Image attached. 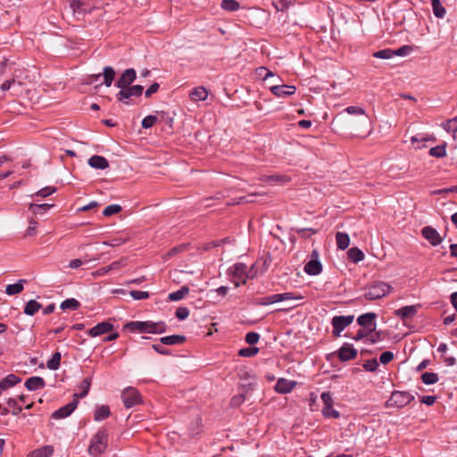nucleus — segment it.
Wrapping results in <instances>:
<instances>
[{"instance_id": "nucleus-40", "label": "nucleus", "mask_w": 457, "mask_h": 457, "mask_svg": "<svg viewBox=\"0 0 457 457\" xmlns=\"http://www.w3.org/2000/svg\"><path fill=\"white\" fill-rule=\"evenodd\" d=\"M421 380L426 385H433L438 381V375L433 372H425L421 375Z\"/></svg>"}, {"instance_id": "nucleus-34", "label": "nucleus", "mask_w": 457, "mask_h": 457, "mask_svg": "<svg viewBox=\"0 0 457 457\" xmlns=\"http://www.w3.org/2000/svg\"><path fill=\"white\" fill-rule=\"evenodd\" d=\"M345 122L347 123L348 127L353 130H360L361 128H367L369 124H358V118L356 116H350L345 118Z\"/></svg>"}, {"instance_id": "nucleus-2", "label": "nucleus", "mask_w": 457, "mask_h": 457, "mask_svg": "<svg viewBox=\"0 0 457 457\" xmlns=\"http://www.w3.org/2000/svg\"><path fill=\"white\" fill-rule=\"evenodd\" d=\"M108 433L105 429L99 430L92 438L89 445V453L94 456L102 454L107 447Z\"/></svg>"}, {"instance_id": "nucleus-14", "label": "nucleus", "mask_w": 457, "mask_h": 457, "mask_svg": "<svg viewBox=\"0 0 457 457\" xmlns=\"http://www.w3.org/2000/svg\"><path fill=\"white\" fill-rule=\"evenodd\" d=\"M377 315L374 312H368L358 317L357 323L359 326L369 329H375V320Z\"/></svg>"}, {"instance_id": "nucleus-5", "label": "nucleus", "mask_w": 457, "mask_h": 457, "mask_svg": "<svg viewBox=\"0 0 457 457\" xmlns=\"http://www.w3.org/2000/svg\"><path fill=\"white\" fill-rule=\"evenodd\" d=\"M391 286L385 282L373 283L365 293V297L369 300L382 298L390 292Z\"/></svg>"}, {"instance_id": "nucleus-28", "label": "nucleus", "mask_w": 457, "mask_h": 457, "mask_svg": "<svg viewBox=\"0 0 457 457\" xmlns=\"http://www.w3.org/2000/svg\"><path fill=\"white\" fill-rule=\"evenodd\" d=\"M185 341V337L179 335H171L163 337L161 338V342L163 345H179Z\"/></svg>"}, {"instance_id": "nucleus-53", "label": "nucleus", "mask_w": 457, "mask_h": 457, "mask_svg": "<svg viewBox=\"0 0 457 457\" xmlns=\"http://www.w3.org/2000/svg\"><path fill=\"white\" fill-rule=\"evenodd\" d=\"M6 403L9 407L12 408V415H18L21 411L22 408L20 405H18L16 399L9 398Z\"/></svg>"}, {"instance_id": "nucleus-33", "label": "nucleus", "mask_w": 457, "mask_h": 457, "mask_svg": "<svg viewBox=\"0 0 457 457\" xmlns=\"http://www.w3.org/2000/svg\"><path fill=\"white\" fill-rule=\"evenodd\" d=\"M431 4L435 16L443 18L445 14V8L442 5L440 0H432Z\"/></svg>"}, {"instance_id": "nucleus-21", "label": "nucleus", "mask_w": 457, "mask_h": 457, "mask_svg": "<svg viewBox=\"0 0 457 457\" xmlns=\"http://www.w3.org/2000/svg\"><path fill=\"white\" fill-rule=\"evenodd\" d=\"M189 96H190L191 100H193L195 102L204 101L207 98L208 92L205 87H197L190 92Z\"/></svg>"}, {"instance_id": "nucleus-3", "label": "nucleus", "mask_w": 457, "mask_h": 457, "mask_svg": "<svg viewBox=\"0 0 457 457\" xmlns=\"http://www.w3.org/2000/svg\"><path fill=\"white\" fill-rule=\"evenodd\" d=\"M413 399L414 396L408 392L394 391L390 398L386 402V406L387 408H403L409 404Z\"/></svg>"}, {"instance_id": "nucleus-29", "label": "nucleus", "mask_w": 457, "mask_h": 457, "mask_svg": "<svg viewBox=\"0 0 457 457\" xmlns=\"http://www.w3.org/2000/svg\"><path fill=\"white\" fill-rule=\"evenodd\" d=\"M42 308V305L35 300H29L25 307L24 313L29 316H33L36 312H37Z\"/></svg>"}, {"instance_id": "nucleus-26", "label": "nucleus", "mask_w": 457, "mask_h": 457, "mask_svg": "<svg viewBox=\"0 0 457 457\" xmlns=\"http://www.w3.org/2000/svg\"><path fill=\"white\" fill-rule=\"evenodd\" d=\"M189 293V288L187 286L180 287L178 291L170 293L168 299L171 302H177L183 299Z\"/></svg>"}, {"instance_id": "nucleus-11", "label": "nucleus", "mask_w": 457, "mask_h": 457, "mask_svg": "<svg viewBox=\"0 0 457 457\" xmlns=\"http://www.w3.org/2000/svg\"><path fill=\"white\" fill-rule=\"evenodd\" d=\"M421 235L434 246L438 245L443 241L436 229L430 226L424 227L421 229Z\"/></svg>"}, {"instance_id": "nucleus-50", "label": "nucleus", "mask_w": 457, "mask_h": 457, "mask_svg": "<svg viewBox=\"0 0 457 457\" xmlns=\"http://www.w3.org/2000/svg\"><path fill=\"white\" fill-rule=\"evenodd\" d=\"M37 223L35 220L30 219L29 220V226L25 235L28 237H33L37 234Z\"/></svg>"}, {"instance_id": "nucleus-42", "label": "nucleus", "mask_w": 457, "mask_h": 457, "mask_svg": "<svg viewBox=\"0 0 457 457\" xmlns=\"http://www.w3.org/2000/svg\"><path fill=\"white\" fill-rule=\"evenodd\" d=\"M429 154L431 156L438 157V158L445 156L446 155L445 145L432 147L429 150Z\"/></svg>"}, {"instance_id": "nucleus-64", "label": "nucleus", "mask_w": 457, "mask_h": 457, "mask_svg": "<svg viewBox=\"0 0 457 457\" xmlns=\"http://www.w3.org/2000/svg\"><path fill=\"white\" fill-rule=\"evenodd\" d=\"M320 398L324 403V407H330L332 406V403H333V400H332V397L330 395V394L328 392H324L321 394L320 395Z\"/></svg>"}, {"instance_id": "nucleus-27", "label": "nucleus", "mask_w": 457, "mask_h": 457, "mask_svg": "<svg viewBox=\"0 0 457 457\" xmlns=\"http://www.w3.org/2000/svg\"><path fill=\"white\" fill-rule=\"evenodd\" d=\"M24 282H25V280L20 279L15 284L8 285L5 287V293L8 295H14L20 294L23 290V288H24V287H23Z\"/></svg>"}, {"instance_id": "nucleus-55", "label": "nucleus", "mask_w": 457, "mask_h": 457, "mask_svg": "<svg viewBox=\"0 0 457 457\" xmlns=\"http://www.w3.org/2000/svg\"><path fill=\"white\" fill-rule=\"evenodd\" d=\"M263 181L270 183V182H281L284 183L287 181V179L285 176L275 175V176H265L262 179Z\"/></svg>"}, {"instance_id": "nucleus-61", "label": "nucleus", "mask_w": 457, "mask_h": 457, "mask_svg": "<svg viewBox=\"0 0 457 457\" xmlns=\"http://www.w3.org/2000/svg\"><path fill=\"white\" fill-rule=\"evenodd\" d=\"M188 315H189V311L186 307H179L176 311V317L179 320H186L188 317Z\"/></svg>"}, {"instance_id": "nucleus-32", "label": "nucleus", "mask_w": 457, "mask_h": 457, "mask_svg": "<svg viewBox=\"0 0 457 457\" xmlns=\"http://www.w3.org/2000/svg\"><path fill=\"white\" fill-rule=\"evenodd\" d=\"M220 6L227 12H235L240 8V4L236 0H222Z\"/></svg>"}, {"instance_id": "nucleus-52", "label": "nucleus", "mask_w": 457, "mask_h": 457, "mask_svg": "<svg viewBox=\"0 0 457 457\" xmlns=\"http://www.w3.org/2000/svg\"><path fill=\"white\" fill-rule=\"evenodd\" d=\"M157 121V117L154 115H147L142 120V127L144 129H149L154 125Z\"/></svg>"}, {"instance_id": "nucleus-22", "label": "nucleus", "mask_w": 457, "mask_h": 457, "mask_svg": "<svg viewBox=\"0 0 457 457\" xmlns=\"http://www.w3.org/2000/svg\"><path fill=\"white\" fill-rule=\"evenodd\" d=\"M347 258L350 262L357 263L364 259V253L357 247L350 248L347 253Z\"/></svg>"}, {"instance_id": "nucleus-47", "label": "nucleus", "mask_w": 457, "mask_h": 457, "mask_svg": "<svg viewBox=\"0 0 457 457\" xmlns=\"http://www.w3.org/2000/svg\"><path fill=\"white\" fill-rule=\"evenodd\" d=\"M121 211V207L119 204H111L105 207V209L103 212V214L104 216H112L113 214H116Z\"/></svg>"}, {"instance_id": "nucleus-25", "label": "nucleus", "mask_w": 457, "mask_h": 457, "mask_svg": "<svg viewBox=\"0 0 457 457\" xmlns=\"http://www.w3.org/2000/svg\"><path fill=\"white\" fill-rule=\"evenodd\" d=\"M53 206H54V204H30L29 205V209L35 215H42V214L46 213Z\"/></svg>"}, {"instance_id": "nucleus-19", "label": "nucleus", "mask_w": 457, "mask_h": 457, "mask_svg": "<svg viewBox=\"0 0 457 457\" xmlns=\"http://www.w3.org/2000/svg\"><path fill=\"white\" fill-rule=\"evenodd\" d=\"M45 380L41 377H31L25 382V386L29 391H36L45 386Z\"/></svg>"}, {"instance_id": "nucleus-56", "label": "nucleus", "mask_w": 457, "mask_h": 457, "mask_svg": "<svg viewBox=\"0 0 457 457\" xmlns=\"http://www.w3.org/2000/svg\"><path fill=\"white\" fill-rule=\"evenodd\" d=\"M56 191V188L54 187H46L38 190L35 195L41 197H46Z\"/></svg>"}, {"instance_id": "nucleus-63", "label": "nucleus", "mask_w": 457, "mask_h": 457, "mask_svg": "<svg viewBox=\"0 0 457 457\" xmlns=\"http://www.w3.org/2000/svg\"><path fill=\"white\" fill-rule=\"evenodd\" d=\"M378 366V363L377 361V360L373 359V360H370V361H367L364 364H363V367L366 370L368 371H374L377 370Z\"/></svg>"}, {"instance_id": "nucleus-6", "label": "nucleus", "mask_w": 457, "mask_h": 457, "mask_svg": "<svg viewBox=\"0 0 457 457\" xmlns=\"http://www.w3.org/2000/svg\"><path fill=\"white\" fill-rule=\"evenodd\" d=\"M121 398L126 408H131L141 401L138 391L134 387H127L124 389Z\"/></svg>"}, {"instance_id": "nucleus-51", "label": "nucleus", "mask_w": 457, "mask_h": 457, "mask_svg": "<svg viewBox=\"0 0 457 457\" xmlns=\"http://www.w3.org/2000/svg\"><path fill=\"white\" fill-rule=\"evenodd\" d=\"M129 295L135 300H144L149 297V293L146 291L131 290Z\"/></svg>"}, {"instance_id": "nucleus-30", "label": "nucleus", "mask_w": 457, "mask_h": 457, "mask_svg": "<svg viewBox=\"0 0 457 457\" xmlns=\"http://www.w3.org/2000/svg\"><path fill=\"white\" fill-rule=\"evenodd\" d=\"M91 386V378H85L79 386L80 392L74 394V399L79 401V398L85 397L89 391Z\"/></svg>"}, {"instance_id": "nucleus-12", "label": "nucleus", "mask_w": 457, "mask_h": 457, "mask_svg": "<svg viewBox=\"0 0 457 457\" xmlns=\"http://www.w3.org/2000/svg\"><path fill=\"white\" fill-rule=\"evenodd\" d=\"M296 385L297 382L295 380L280 378L276 382L274 389L278 394L286 395L290 393Z\"/></svg>"}, {"instance_id": "nucleus-4", "label": "nucleus", "mask_w": 457, "mask_h": 457, "mask_svg": "<svg viewBox=\"0 0 457 457\" xmlns=\"http://www.w3.org/2000/svg\"><path fill=\"white\" fill-rule=\"evenodd\" d=\"M143 87L140 85H135V86H129L128 87H124L120 89L116 97L118 101L125 104H132V101L130 100V97L132 96H140L143 93Z\"/></svg>"}, {"instance_id": "nucleus-35", "label": "nucleus", "mask_w": 457, "mask_h": 457, "mask_svg": "<svg viewBox=\"0 0 457 457\" xmlns=\"http://www.w3.org/2000/svg\"><path fill=\"white\" fill-rule=\"evenodd\" d=\"M444 129L453 134V138H457V117L444 123Z\"/></svg>"}, {"instance_id": "nucleus-9", "label": "nucleus", "mask_w": 457, "mask_h": 457, "mask_svg": "<svg viewBox=\"0 0 457 457\" xmlns=\"http://www.w3.org/2000/svg\"><path fill=\"white\" fill-rule=\"evenodd\" d=\"M345 112L347 113V117L356 116L358 118V124H369L370 118L366 114L363 108L360 106H349L345 109Z\"/></svg>"}, {"instance_id": "nucleus-37", "label": "nucleus", "mask_w": 457, "mask_h": 457, "mask_svg": "<svg viewBox=\"0 0 457 457\" xmlns=\"http://www.w3.org/2000/svg\"><path fill=\"white\" fill-rule=\"evenodd\" d=\"M61 353L59 352L54 353L51 359L47 361V368L51 370H56L60 367Z\"/></svg>"}, {"instance_id": "nucleus-10", "label": "nucleus", "mask_w": 457, "mask_h": 457, "mask_svg": "<svg viewBox=\"0 0 457 457\" xmlns=\"http://www.w3.org/2000/svg\"><path fill=\"white\" fill-rule=\"evenodd\" d=\"M246 269V265L244 263H237L232 267L233 274L242 280L241 282H235L236 287H239L241 283L245 284L248 278H253L254 276L253 273L248 274ZM250 272H252V270H250Z\"/></svg>"}, {"instance_id": "nucleus-43", "label": "nucleus", "mask_w": 457, "mask_h": 457, "mask_svg": "<svg viewBox=\"0 0 457 457\" xmlns=\"http://www.w3.org/2000/svg\"><path fill=\"white\" fill-rule=\"evenodd\" d=\"M259 353L258 347H245L239 350L238 354L242 357H253Z\"/></svg>"}, {"instance_id": "nucleus-17", "label": "nucleus", "mask_w": 457, "mask_h": 457, "mask_svg": "<svg viewBox=\"0 0 457 457\" xmlns=\"http://www.w3.org/2000/svg\"><path fill=\"white\" fill-rule=\"evenodd\" d=\"M21 382V378L14 375L9 374L0 381V393L6 391L7 389L14 386Z\"/></svg>"}, {"instance_id": "nucleus-24", "label": "nucleus", "mask_w": 457, "mask_h": 457, "mask_svg": "<svg viewBox=\"0 0 457 457\" xmlns=\"http://www.w3.org/2000/svg\"><path fill=\"white\" fill-rule=\"evenodd\" d=\"M115 76L113 68L105 66L103 71L104 81L100 85L104 84L106 87H111Z\"/></svg>"}, {"instance_id": "nucleus-39", "label": "nucleus", "mask_w": 457, "mask_h": 457, "mask_svg": "<svg viewBox=\"0 0 457 457\" xmlns=\"http://www.w3.org/2000/svg\"><path fill=\"white\" fill-rule=\"evenodd\" d=\"M79 307V302L74 298L66 299L61 303L62 310H77Z\"/></svg>"}, {"instance_id": "nucleus-36", "label": "nucleus", "mask_w": 457, "mask_h": 457, "mask_svg": "<svg viewBox=\"0 0 457 457\" xmlns=\"http://www.w3.org/2000/svg\"><path fill=\"white\" fill-rule=\"evenodd\" d=\"M110 410L106 405H102L98 407L95 411V420L97 421L103 420L109 417Z\"/></svg>"}, {"instance_id": "nucleus-46", "label": "nucleus", "mask_w": 457, "mask_h": 457, "mask_svg": "<svg viewBox=\"0 0 457 457\" xmlns=\"http://www.w3.org/2000/svg\"><path fill=\"white\" fill-rule=\"evenodd\" d=\"M428 138L423 136L422 134H418L416 136L411 137V143L414 148H421L422 145H420V143L426 142Z\"/></svg>"}, {"instance_id": "nucleus-31", "label": "nucleus", "mask_w": 457, "mask_h": 457, "mask_svg": "<svg viewBox=\"0 0 457 457\" xmlns=\"http://www.w3.org/2000/svg\"><path fill=\"white\" fill-rule=\"evenodd\" d=\"M279 303L278 294L268 295L265 297L258 298L255 303L258 305H270L272 303Z\"/></svg>"}, {"instance_id": "nucleus-13", "label": "nucleus", "mask_w": 457, "mask_h": 457, "mask_svg": "<svg viewBox=\"0 0 457 457\" xmlns=\"http://www.w3.org/2000/svg\"><path fill=\"white\" fill-rule=\"evenodd\" d=\"M271 93L278 97L292 96L295 93V87L290 85H275L270 87Z\"/></svg>"}, {"instance_id": "nucleus-44", "label": "nucleus", "mask_w": 457, "mask_h": 457, "mask_svg": "<svg viewBox=\"0 0 457 457\" xmlns=\"http://www.w3.org/2000/svg\"><path fill=\"white\" fill-rule=\"evenodd\" d=\"M295 0H278L276 3H273L275 8L278 11L283 12L290 5L294 4Z\"/></svg>"}, {"instance_id": "nucleus-38", "label": "nucleus", "mask_w": 457, "mask_h": 457, "mask_svg": "<svg viewBox=\"0 0 457 457\" xmlns=\"http://www.w3.org/2000/svg\"><path fill=\"white\" fill-rule=\"evenodd\" d=\"M333 325V333L337 337H340L341 332L343 331V316H336L332 320Z\"/></svg>"}, {"instance_id": "nucleus-8", "label": "nucleus", "mask_w": 457, "mask_h": 457, "mask_svg": "<svg viewBox=\"0 0 457 457\" xmlns=\"http://www.w3.org/2000/svg\"><path fill=\"white\" fill-rule=\"evenodd\" d=\"M136 78V71L132 68L127 69L123 71L115 86L120 89L128 87L135 81Z\"/></svg>"}, {"instance_id": "nucleus-20", "label": "nucleus", "mask_w": 457, "mask_h": 457, "mask_svg": "<svg viewBox=\"0 0 457 457\" xmlns=\"http://www.w3.org/2000/svg\"><path fill=\"white\" fill-rule=\"evenodd\" d=\"M416 313L417 306L414 305H407L395 312V314L403 320L412 318L413 316L416 315Z\"/></svg>"}, {"instance_id": "nucleus-62", "label": "nucleus", "mask_w": 457, "mask_h": 457, "mask_svg": "<svg viewBox=\"0 0 457 457\" xmlns=\"http://www.w3.org/2000/svg\"><path fill=\"white\" fill-rule=\"evenodd\" d=\"M393 359H394V353L389 351H386V352L382 353L379 357V361L383 364L389 363Z\"/></svg>"}, {"instance_id": "nucleus-48", "label": "nucleus", "mask_w": 457, "mask_h": 457, "mask_svg": "<svg viewBox=\"0 0 457 457\" xmlns=\"http://www.w3.org/2000/svg\"><path fill=\"white\" fill-rule=\"evenodd\" d=\"M128 264V260L126 258H121L119 261L112 262L107 266L106 270H118L120 268L125 267Z\"/></svg>"}, {"instance_id": "nucleus-60", "label": "nucleus", "mask_w": 457, "mask_h": 457, "mask_svg": "<svg viewBox=\"0 0 457 457\" xmlns=\"http://www.w3.org/2000/svg\"><path fill=\"white\" fill-rule=\"evenodd\" d=\"M322 413L326 417H333V418H338L340 416L339 411L332 409V406L328 407H323Z\"/></svg>"}, {"instance_id": "nucleus-58", "label": "nucleus", "mask_w": 457, "mask_h": 457, "mask_svg": "<svg viewBox=\"0 0 457 457\" xmlns=\"http://www.w3.org/2000/svg\"><path fill=\"white\" fill-rule=\"evenodd\" d=\"M260 339V335L256 332H248L245 336V341L249 345H255Z\"/></svg>"}, {"instance_id": "nucleus-41", "label": "nucleus", "mask_w": 457, "mask_h": 457, "mask_svg": "<svg viewBox=\"0 0 457 457\" xmlns=\"http://www.w3.org/2000/svg\"><path fill=\"white\" fill-rule=\"evenodd\" d=\"M372 56L379 59H390L394 56V53L392 49L386 48L374 52Z\"/></svg>"}, {"instance_id": "nucleus-7", "label": "nucleus", "mask_w": 457, "mask_h": 457, "mask_svg": "<svg viewBox=\"0 0 457 457\" xmlns=\"http://www.w3.org/2000/svg\"><path fill=\"white\" fill-rule=\"evenodd\" d=\"M321 270L322 266L319 261V253L316 250H313L311 260L304 266V271L309 275H318L321 272Z\"/></svg>"}, {"instance_id": "nucleus-54", "label": "nucleus", "mask_w": 457, "mask_h": 457, "mask_svg": "<svg viewBox=\"0 0 457 457\" xmlns=\"http://www.w3.org/2000/svg\"><path fill=\"white\" fill-rule=\"evenodd\" d=\"M411 51H412L411 46L405 45V46H401L397 50H393V53H394V56L395 55L406 56V55L410 54L411 53Z\"/></svg>"}, {"instance_id": "nucleus-59", "label": "nucleus", "mask_w": 457, "mask_h": 457, "mask_svg": "<svg viewBox=\"0 0 457 457\" xmlns=\"http://www.w3.org/2000/svg\"><path fill=\"white\" fill-rule=\"evenodd\" d=\"M278 298H279V302H282V301H287V300H300L303 297L300 295H295L293 293L287 292V293L278 294Z\"/></svg>"}, {"instance_id": "nucleus-23", "label": "nucleus", "mask_w": 457, "mask_h": 457, "mask_svg": "<svg viewBox=\"0 0 457 457\" xmlns=\"http://www.w3.org/2000/svg\"><path fill=\"white\" fill-rule=\"evenodd\" d=\"M54 453V448L51 445H45L33 452L28 457H50Z\"/></svg>"}, {"instance_id": "nucleus-57", "label": "nucleus", "mask_w": 457, "mask_h": 457, "mask_svg": "<svg viewBox=\"0 0 457 457\" xmlns=\"http://www.w3.org/2000/svg\"><path fill=\"white\" fill-rule=\"evenodd\" d=\"M20 78V75L17 74V72H15L14 74V78L12 79H8V80H5L0 87L1 90L2 91H7L9 90L12 86H13L16 82V79Z\"/></svg>"}, {"instance_id": "nucleus-49", "label": "nucleus", "mask_w": 457, "mask_h": 457, "mask_svg": "<svg viewBox=\"0 0 457 457\" xmlns=\"http://www.w3.org/2000/svg\"><path fill=\"white\" fill-rule=\"evenodd\" d=\"M307 401L312 411H314L318 409V395L316 393H310Z\"/></svg>"}, {"instance_id": "nucleus-18", "label": "nucleus", "mask_w": 457, "mask_h": 457, "mask_svg": "<svg viewBox=\"0 0 457 457\" xmlns=\"http://www.w3.org/2000/svg\"><path fill=\"white\" fill-rule=\"evenodd\" d=\"M88 165L94 169L104 170L109 166V162L101 155H93L88 159Z\"/></svg>"}, {"instance_id": "nucleus-45", "label": "nucleus", "mask_w": 457, "mask_h": 457, "mask_svg": "<svg viewBox=\"0 0 457 457\" xmlns=\"http://www.w3.org/2000/svg\"><path fill=\"white\" fill-rule=\"evenodd\" d=\"M357 356V350L345 343V361L353 360Z\"/></svg>"}, {"instance_id": "nucleus-16", "label": "nucleus", "mask_w": 457, "mask_h": 457, "mask_svg": "<svg viewBox=\"0 0 457 457\" xmlns=\"http://www.w3.org/2000/svg\"><path fill=\"white\" fill-rule=\"evenodd\" d=\"M112 328L113 325L112 323L106 321L100 322L88 330V335L92 337H96L112 331Z\"/></svg>"}, {"instance_id": "nucleus-15", "label": "nucleus", "mask_w": 457, "mask_h": 457, "mask_svg": "<svg viewBox=\"0 0 457 457\" xmlns=\"http://www.w3.org/2000/svg\"><path fill=\"white\" fill-rule=\"evenodd\" d=\"M77 405H78V400L73 399L72 402L69 403L68 404H66V405L61 407L60 409H58L57 411H55L53 413V418L64 419V418L68 417L74 411V410L77 408Z\"/></svg>"}, {"instance_id": "nucleus-1", "label": "nucleus", "mask_w": 457, "mask_h": 457, "mask_svg": "<svg viewBox=\"0 0 457 457\" xmlns=\"http://www.w3.org/2000/svg\"><path fill=\"white\" fill-rule=\"evenodd\" d=\"M130 331L141 333L161 334L166 330V325L162 321H130L125 325Z\"/></svg>"}]
</instances>
